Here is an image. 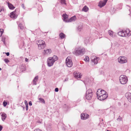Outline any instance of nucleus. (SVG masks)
Masks as SVG:
<instances>
[{"instance_id":"obj_1","label":"nucleus","mask_w":131,"mask_h":131,"mask_svg":"<svg viewBox=\"0 0 131 131\" xmlns=\"http://www.w3.org/2000/svg\"><path fill=\"white\" fill-rule=\"evenodd\" d=\"M85 52V49L81 47H76L73 51V53L76 56H82L84 54Z\"/></svg>"},{"instance_id":"obj_2","label":"nucleus","mask_w":131,"mask_h":131,"mask_svg":"<svg viewBox=\"0 0 131 131\" xmlns=\"http://www.w3.org/2000/svg\"><path fill=\"white\" fill-rule=\"evenodd\" d=\"M58 57L54 55L52 57H50L48 59L47 63L48 66L50 67L52 66L54 64V62L58 59Z\"/></svg>"},{"instance_id":"obj_3","label":"nucleus","mask_w":131,"mask_h":131,"mask_svg":"<svg viewBox=\"0 0 131 131\" xmlns=\"http://www.w3.org/2000/svg\"><path fill=\"white\" fill-rule=\"evenodd\" d=\"M118 35L121 36L126 37L129 36L131 35V31L128 29L126 30L120 31L118 32Z\"/></svg>"},{"instance_id":"obj_4","label":"nucleus","mask_w":131,"mask_h":131,"mask_svg":"<svg viewBox=\"0 0 131 131\" xmlns=\"http://www.w3.org/2000/svg\"><path fill=\"white\" fill-rule=\"evenodd\" d=\"M36 43L38 46V49L40 50L43 49L46 47L45 41L42 40H39L36 41Z\"/></svg>"},{"instance_id":"obj_5","label":"nucleus","mask_w":131,"mask_h":131,"mask_svg":"<svg viewBox=\"0 0 131 131\" xmlns=\"http://www.w3.org/2000/svg\"><path fill=\"white\" fill-rule=\"evenodd\" d=\"M120 82L122 84H125L127 81L128 79L126 76L125 75H122L119 78Z\"/></svg>"},{"instance_id":"obj_6","label":"nucleus","mask_w":131,"mask_h":131,"mask_svg":"<svg viewBox=\"0 0 131 131\" xmlns=\"http://www.w3.org/2000/svg\"><path fill=\"white\" fill-rule=\"evenodd\" d=\"M93 96L92 91L91 89L88 90L86 91V97L88 100H91Z\"/></svg>"},{"instance_id":"obj_7","label":"nucleus","mask_w":131,"mask_h":131,"mask_svg":"<svg viewBox=\"0 0 131 131\" xmlns=\"http://www.w3.org/2000/svg\"><path fill=\"white\" fill-rule=\"evenodd\" d=\"M118 62L121 63H124L127 62V58L124 56H120L118 59Z\"/></svg>"},{"instance_id":"obj_8","label":"nucleus","mask_w":131,"mask_h":131,"mask_svg":"<svg viewBox=\"0 0 131 131\" xmlns=\"http://www.w3.org/2000/svg\"><path fill=\"white\" fill-rule=\"evenodd\" d=\"M66 63L68 67H71L72 65V62L70 57H68L66 59Z\"/></svg>"},{"instance_id":"obj_9","label":"nucleus","mask_w":131,"mask_h":131,"mask_svg":"<svg viewBox=\"0 0 131 131\" xmlns=\"http://www.w3.org/2000/svg\"><path fill=\"white\" fill-rule=\"evenodd\" d=\"M91 59L92 62L94 63V64H96L97 63L99 59V57L95 56H91Z\"/></svg>"},{"instance_id":"obj_10","label":"nucleus","mask_w":131,"mask_h":131,"mask_svg":"<svg viewBox=\"0 0 131 131\" xmlns=\"http://www.w3.org/2000/svg\"><path fill=\"white\" fill-rule=\"evenodd\" d=\"M106 93V92L103 90H101L100 89H98L97 92V98Z\"/></svg>"},{"instance_id":"obj_11","label":"nucleus","mask_w":131,"mask_h":131,"mask_svg":"<svg viewBox=\"0 0 131 131\" xmlns=\"http://www.w3.org/2000/svg\"><path fill=\"white\" fill-rule=\"evenodd\" d=\"M16 9L15 10L10 13V17L13 19H16L17 16V15L16 14Z\"/></svg>"},{"instance_id":"obj_12","label":"nucleus","mask_w":131,"mask_h":131,"mask_svg":"<svg viewBox=\"0 0 131 131\" xmlns=\"http://www.w3.org/2000/svg\"><path fill=\"white\" fill-rule=\"evenodd\" d=\"M89 115L86 113H82L81 115V119L83 120L89 118Z\"/></svg>"},{"instance_id":"obj_13","label":"nucleus","mask_w":131,"mask_h":131,"mask_svg":"<svg viewBox=\"0 0 131 131\" xmlns=\"http://www.w3.org/2000/svg\"><path fill=\"white\" fill-rule=\"evenodd\" d=\"M108 0H104L103 1H100L99 3L98 6L100 8H101L105 6Z\"/></svg>"},{"instance_id":"obj_14","label":"nucleus","mask_w":131,"mask_h":131,"mask_svg":"<svg viewBox=\"0 0 131 131\" xmlns=\"http://www.w3.org/2000/svg\"><path fill=\"white\" fill-rule=\"evenodd\" d=\"M103 95L98 97L97 99L101 101L103 100L106 99L108 97V94L107 93Z\"/></svg>"},{"instance_id":"obj_15","label":"nucleus","mask_w":131,"mask_h":131,"mask_svg":"<svg viewBox=\"0 0 131 131\" xmlns=\"http://www.w3.org/2000/svg\"><path fill=\"white\" fill-rule=\"evenodd\" d=\"M125 96L128 101L131 103V93L128 92H127L125 93Z\"/></svg>"},{"instance_id":"obj_16","label":"nucleus","mask_w":131,"mask_h":131,"mask_svg":"<svg viewBox=\"0 0 131 131\" xmlns=\"http://www.w3.org/2000/svg\"><path fill=\"white\" fill-rule=\"evenodd\" d=\"M51 52V49H47L44 50L43 53L45 55H48L50 54Z\"/></svg>"},{"instance_id":"obj_17","label":"nucleus","mask_w":131,"mask_h":131,"mask_svg":"<svg viewBox=\"0 0 131 131\" xmlns=\"http://www.w3.org/2000/svg\"><path fill=\"white\" fill-rule=\"evenodd\" d=\"M62 16L63 18V20L66 22L68 23V16L66 14H63L62 15Z\"/></svg>"},{"instance_id":"obj_18","label":"nucleus","mask_w":131,"mask_h":131,"mask_svg":"<svg viewBox=\"0 0 131 131\" xmlns=\"http://www.w3.org/2000/svg\"><path fill=\"white\" fill-rule=\"evenodd\" d=\"M76 19V18L75 16H74L68 19V23L75 21Z\"/></svg>"},{"instance_id":"obj_19","label":"nucleus","mask_w":131,"mask_h":131,"mask_svg":"<svg viewBox=\"0 0 131 131\" xmlns=\"http://www.w3.org/2000/svg\"><path fill=\"white\" fill-rule=\"evenodd\" d=\"M7 3L8 4V7L10 9H13L15 8V7L13 6V5L9 2H7Z\"/></svg>"},{"instance_id":"obj_20","label":"nucleus","mask_w":131,"mask_h":131,"mask_svg":"<svg viewBox=\"0 0 131 131\" xmlns=\"http://www.w3.org/2000/svg\"><path fill=\"white\" fill-rule=\"evenodd\" d=\"M80 74L79 73V72L77 73L75 72L74 73V77L76 79H78V78L79 79L81 78V77L80 76Z\"/></svg>"},{"instance_id":"obj_21","label":"nucleus","mask_w":131,"mask_h":131,"mask_svg":"<svg viewBox=\"0 0 131 131\" xmlns=\"http://www.w3.org/2000/svg\"><path fill=\"white\" fill-rule=\"evenodd\" d=\"M1 116L2 120L4 121L7 117L6 114L4 113H2L1 114Z\"/></svg>"},{"instance_id":"obj_22","label":"nucleus","mask_w":131,"mask_h":131,"mask_svg":"<svg viewBox=\"0 0 131 131\" xmlns=\"http://www.w3.org/2000/svg\"><path fill=\"white\" fill-rule=\"evenodd\" d=\"M38 76H36L34 79L33 81V83L34 85H36L37 84L36 82L38 80Z\"/></svg>"},{"instance_id":"obj_23","label":"nucleus","mask_w":131,"mask_h":131,"mask_svg":"<svg viewBox=\"0 0 131 131\" xmlns=\"http://www.w3.org/2000/svg\"><path fill=\"white\" fill-rule=\"evenodd\" d=\"M88 7L86 6H84L82 8V10L85 12H87L88 10Z\"/></svg>"},{"instance_id":"obj_24","label":"nucleus","mask_w":131,"mask_h":131,"mask_svg":"<svg viewBox=\"0 0 131 131\" xmlns=\"http://www.w3.org/2000/svg\"><path fill=\"white\" fill-rule=\"evenodd\" d=\"M20 68L22 71L25 70L26 69L25 66L24 64L21 65V66Z\"/></svg>"},{"instance_id":"obj_25","label":"nucleus","mask_w":131,"mask_h":131,"mask_svg":"<svg viewBox=\"0 0 131 131\" xmlns=\"http://www.w3.org/2000/svg\"><path fill=\"white\" fill-rule=\"evenodd\" d=\"M59 36L61 39H63L64 38L65 35L63 33L61 32Z\"/></svg>"},{"instance_id":"obj_26","label":"nucleus","mask_w":131,"mask_h":131,"mask_svg":"<svg viewBox=\"0 0 131 131\" xmlns=\"http://www.w3.org/2000/svg\"><path fill=\"white\" fill-rule=\"evenodd\" d=\"M82 25H81L79 26L77 28V29L79 31H80L82 30Z\"/></svg>"},{"instance_id":"obj_27","label":"nucleus","mask_w":131,"mask_h":131,"mask_svg":"<svg viewBox=\"0 0 131 131\" xmlns=\"http://www.w3.org/2000/svg\"><path fill=\"white\" fill-rule=\"evenodd\" d=\"M39 100L40 101V102L43 103H45V102L44 100L42 98H40L39 99Z\"/></svg>"},{"instance_id":"obj_28","label":"nucleus","mask_w":131,"mask_h":131,"mask_svg":"<svg viewBox=\"0 0 131 131\" xmlns=\"http://www.w3.org/2000/svg\"><path fill=\"white\" fill-rule=\"evenodd\" d=\"M18 27H19L20 29H23L24 28V27L23 25L21 24L20 23L18 25Z\"/></svg>"},{"instance_id":"obj_29","label":"nucleus","mask_w":131,"mask_h":131,"mask_svg":"<svg viewBox=\"0 0 131 131\" xmlns=\"http://www.w3.org/2000/svg\"><path fill=\"white\" fill-rule=\"evenodd\" d=\"M108 33L112 37L113 36V32L112 31L109 30L108 31Z\"/></svg>"},{"instance_id":"obj_30","label":"nucleus","mask_w":131,"mask_h":131,"mask_svg":"<svg viewBox=\"0 0 131 131\" xmlns=\"http://www.w3.org/2000/svg\"><path fill=\"white\" fill-rule=\"evenodd\" d=\"M84 60L86 62L88 61L89 60V57L87 56H86L85 58L84 59Z\"/></svg>"},{"instance_id":"obj_31","label":"nucleus","mask_w":131,"mask_h":131,"mask_svg":"<svg viewBox=\"0 0 131 131\" xmlns=\"http://www.w3.org/2000/svg\"><path fill=\"white\" fill-rule=\"evenodd\" d=\"M4 30L3 29H0V37L1 36Z\"/></svg>"},{"instance_id":"obj_32","label":"nucleus","mask_w":131,"mask_h":131,"mask_svg":"<svg viewBox=\"0 0 131 131\" xmlns=\"http://www.w3.org/2000/svg\"><path fill=\"white\" fill-rule=\"evenodd\" d=\"M61 2V4H65V5L66 4V1L65 0H60Z\"/></svg>"},{"instance_id":"obj_33","label":"nucleus","mask_w":131,"mask_h":131,"mask_svg":"<svg viewBox=\"0 0 131 131\" xmlns=\"http://www.w3.org/2000/svg\"><path fill=\"white\" fill-rule=\"evenodd\" d=\"M4 61L6 63H7L9 62V60L7 59H4Z\"/></svg>"},{"instance_id":"obj_34","label":"nucleus","mask_w":131,"mask_h":131,"mask_svg":"<svg viewBox=\"0 0 131 131\" xmlns=\"http://www.w3.org/2000/svg\"><path fill=\"white\" fill-rule=\"evenodd\" d=\"M7 104V103L6 102L4 101L3 102V105L4 107L6 106Z\"/></svg>"},{"instance_id":"obj_35","label":"nucleus","mask_w":131,"mask_h":131,"mask_svg":"<svg viewBox=\"0 0 131 131\" xmlns=\"http://www.w3.org/2000/svg\"><path fill=\"white\" fill-rule=\"evenodd\" d=\"M26 111L28 110V103L26 104Z\"/></svg>"},{"instance_id":"obj_36","label":"nucleus","mask_w":131,"mask_h":131,"mask_svg":"<svg viewBox=\"0 0 131 131\" xmlns=\"http://www.w3.org/2000/svg\"><path fill=\"white\" fill-rule=\"evenodd\" d=\"M34 131H42L41 129H36L34 130Z\"/></svg>"},{"instance_id":"obj_37","label":"nucleus","mask_w":131,"mask_h":131,"mask_svg":"<svg viewBox=\"0 0 131 131\" xmlns=\"http://www.w3.org/2000/svg\"><path fill=\"white\" fill-rule=\"evenodd\" d=\"M29 104L30 106H31L32 105V103L31 101H30L29 102Z\"/></svg>"},{"instance_id":"obj_38","label":"nucleus","mask_w":131,"mask_h":131,"mask_svg":"<svg viewBox=\"0 0 131 131\" xmlns=\"http://www.w3.org/2000/svg\"><path fill=\"white\" fill-rule=\"evenodd\" d=\"M59 91V89L58 88H56L55 89V91L56 92H58Z\"/></svg>"},{"instance_id":"obj_39","label":"nucleus","mask_w":131,"mask_h":131,"mask_svg":"<svg viewBox=\"0 0 131 131\" xmlns=\"http://www.w3.org/2000/svg\"><path fill=\"white\" fill-rule=\"evenodd\" d=\"M21 7H22L24 9H25V6H24V4H22L21 5Z\"/></svg>"},{"instance_id":"obj_40","label":"nucleus","mask_w":131,"mask_h":131,"mask_svg":"<svg viewBox=\"0 0 131 131\" xmlns=\"http://www.w3.org/2000/svg\"><path fill=\"white\" fill-rule=\"evenodd\" d=\"M2 40L4 42V43H5V38H4L3 37L2 38Z\"/></svg>"},{"instance_id":"obj_41","label":"nucleus","mask_w":131,"mask_h":131,"mask_svg":"<svg viewBox=\"0 0 131 131\" xmlns=\"http://www.w3.org/2000/svg\"><path fill=\"white\" fill-rule=\"evenodd\" d=\"M38 9L39 11L40 12H41L42 10V7L41 6L40 7V9Z\"/></svg>"},{"instance_id":"obj_42","label":"nucleus","mask_w":131,"mask_h":131,"mask_svg":"<svg viewBox=\"0 0 131 131\" xmlns=\"http://www.w3.org/2000/svg\"><path fill=\"white\" fill-rule=\"evenodd\" d=\"M5 54L7 56H8L9 55V52L5 53Z\"/></svg>"},{"instance_id":"obj_43","label":"nucleus","mask_w":131,"mask_h":131,"mask_svg":"<svg viewBox=\"0 0 131 131\" xmlns=\"http://www.w3.org/2000/svg\"><path fill=\"white\" fill-rule=\"evenodd\" d=\"M3 128V127L1 125H0V131H1Z\"/></svg>"},{"instance_id":"obj_44","label":"nucleus","mask_w":131,"mask_h":131,"mask_svg":"<svg viewBox=\"0 0 131 131\" xmlns=\"http://www.w3.org/2000/svg\"><path fill=\"white\" fill-rule=\"evenodd\" d=\"M25 60L26 62H28V59L27 58H26L25 59Z\"/></svg>"},{"instance_id":"obj_45","label":"nucleus","mask_w":131,"mask_h":131,"mask_svg":"<svg viewBox=\"0 0 131 131\" xmlns=\"http://www.w3.org/2000/svg\"><path fill=\"white\" fill-rule=\"evenodd\" d=\"M117 120L118 121H121V120H122V118H118L117 119Z\"/></svg>"},{"instance_id":"obj_46","label":"nucleus","mask_w":131,"mask_h":131,"mask_svg":"<svg viewBox=\"0 0 131 131\" xmlns=\"http://www.w3.org/2000/svg\"><path fill=\"white\" fill-rule=\"evenodd\" d=\"M4 11V9H3V8L1 9V10H0V13H1V12L2 11Z\"/></svg>"},{"instance_id":"obj_47","label":"nucleus","mask_w":131,"mask_h":131,"mask_svg":"<svg viewBox=\"0 0 131 131\" xmlns=\"http://www.w3.org/2000/svg\"><path fill=\"white\" fill-rule=\"evenodd\" d=\"M129 11H130V14L129 15L130 16H131V11L130 10V9H129Z\"/></svg>"},{"instance_id":"obj_48","label":"nucleus","mask_w":131,"mask_h":131,"mask_svg":"<svg viewBox=\"0 0 131 131\" xmlns=\"http://www.w3.org/2000/svg\"><path fill=\"white\" fill-rule=\"evenodd\" d=\"M25 102V105H26V103H28L27 102V101H26V100H25L24 101Z\"/></svg>"},{"instance_id":"obj_49","label":"nucleus","mask_w":131,"mask_h":131,"mask_svg":"<svg viewBox=\"0 0 131 131\" xmlns=\"http://www.w3.org/2000/svg\"><path fill=\"white\" fill-rule=\"evenodd\" d=\"M127 7H128L129 8H130V7H129V6L128 5H127Z\"/></svg>"},{"instance_id":"obj_50","label":"nucleus","mask_w":131,"mask_h":131,"mask_svg":"<svg viewBox=\"0 0 131 131\" xmlns=\"http://www.w3.org/2000/svg\"><path fill=\"white\" fill-rule=\"evenodd\" d=\"M1 70H2V69H1V68H0V71Z\"/></svg>"}]
</instances>
